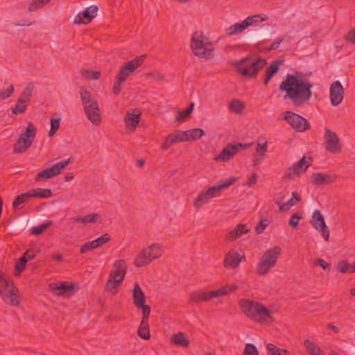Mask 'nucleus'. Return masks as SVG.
<instances>
[{
    "label": "nucleus",
    "mask_w": 355,
    "mask_h": 355,
    "mask_svg": "<svg viewBox=\"0 0 355 355\" xmlns=\"http://www.w3.org/2000/svg\"><path fill=\"white\" fill-rule=\"evenodd\" d=\"M312 84L302 79L301 73L296 71L294 74H288L281 83L279 90L286 92L288 98L295 107L306 104L312 96Z\"/></svg>",
    "instance_id": "nucleus-1"
},
{
    "label": "nucleus",
    "mask_w": 355,
    "mask_h": 355,
    "mask_svg": "<svg viewBox=\"0 0 355 355\" xmlns=\"http://www.w3.org/2000/svg\"><path fill=\"white\" fill-rule=\"evenodd\" d=\"M238 304L241 311L252 321L261 324H272L275 321L272 312L261 302L243 298Z\"/></svg>",
    "instance_id": "nucleus-2"
},
{
    "label": "nucleus",
    "mask_w": 355,
    "mask_h": 355,
    "mask_svg": "<svg viewBox=\"0 0 355 355\" xmlns=\"http://www.w3.org/2000/svg\"><path fill=\"white\" fill-rule=\"evenodd\" d=\"M236 71L245 78H256L259 72L267 64V61L253 54L248 55L240 60L232 62Z\"/></svg>",
    "instance_id": "nucleus-3"
},
{
    "label": "nucleus",
    "mask_w": 355,
    "mask_h": 355,
    "mask_svg": "<svg viewBox=\"0 0 355 355\" xmlns=\"http://www.w3.org/2000/svg\"><path fill=\"white\" fill-rule=\"evenodd\" d=\"M236 181V178L232 177L201 191L193 202L194 207L196 209H199L203 205L207 204L212 198L220 196L222 190L234 184Z\"/></svg>",
    "instance_id": "nucleus-4"
},
{
    "label": "nucleus",
    "mask_w": 355,
    "mask_h": 355,
    "mask_svg": "<svg viewBox=\"0 0 355 355\" xmlns=\"http://www.w3.org/2000/svg\"><path fill=\"white\" fill-rule=\"evenodd\" d=\"M146 55H142L136 58L125 62L119 70L116 76V81L112 87V92L115 96L120 94L121 92V85L126 80L137 68H139L144 61Z\"/></svg>",
    "instance_id": "nucleus-5"
},
{
    "label": "nucleus",
    "mask_w": 355,
    "mask_h": 355,
    "mask_svg": "<svg viewBox=\"0 0 355 355\" xmlns=\"http://www.w3.org/2000/svg\"><path fill=\"white\" fill-rule=\"evenodd\" d=\"M80 98L87 119L93 125H98L101 121V113L98 103L91 92L82 87Z\"/></svg>",
    "instance_id": "nucleus-6"
},
{
    "label": "nucleus",
    "mask_w": 355,
    "mask_h": 355,
    "mask_svg": "<svg viewBox=\"0 0 355 355\" xmlns=\"http://www.w3.org/2000/svg\"><path fill=\"white\" fill-rule=\"evenodd\" d=\"M281 254L282 248L279 245H275L264 252L257 263L256 273L259 276L266 275L277 264Z\"/></svg>",
    "instance_id": "nucleus-7"
},
{
    "label": "nucleus",
    "mask_w": 355,
    "mask_h": 355,
    "mask_svg": "<svg viewBox=\"0 0 355 355\" xmlns=\"http://www.w3.org/2000/svg\"><path fill=\"white\" fill-rule=\"evenodd\" d=\"M191 48L195 55L203 58H209L214 51L209 38L202 33L198 32H196L192 36Z\"/></svg>",
    "instance_id": "nucleus-8"
},
{
    "label": "nucleus",
    "mask_w": 355,
    "mask_h": 355,
    "mask_svg": "<svg viewBox=\"0 0 355 355\" xmlns=\"http://www.w3.org/2000/svg\"><path fill=\"white\" fill-rule=\"evenodd\" d=\"M0 295L6 304L14 306L20 304L18 290L13 281L3 275H0Z\"/></svg>",
    "instance_id": "nucleus-9"
},
{
    "label": "nucleus",
    "mask_w": 355,
    "mask_h": 355,
    "mask_svg": "<svg viewBox=\"0 0 355 355\" xmlns=\"http://www.w3.org/2000/svg\"><path fill=\"white\" fill-rule=\"evenodd\" d=\"M37 129L34 124L28 122L25 132L20 135L13 145L14 153H21L29 148L35 137Z\"/></svg>",
    "instance_id": "nucleus-10"
},
{
    "label": "nucleus",
    "mask_w": 355,
    "mask_h": 355,
    "mask_svg": "<svg viewBox=\"0 0 355 355\" xmlns=\"http://www.w3.org/2000/svg\"><path fill=\"white\" fill-rule=\"evenodd\" d=\"M283 119L297 132H303L311 129L309 121L295 112L291 111L284 112Z\"/></svg>",
    "instance_id": "nucleus-11"
},
{
    "label": "nucleus",
    "mask_w": 355,
    "mask_h": 355,
    "mask_svg": "<svg viewBox=\"0 0 355 355\" xmlns=\"http://www.w3.org/2000/svg\"><path fill=\"white\" fill-rule=\"evenodd\" d=\"M252 146V143L242 144L237 143L236 144H228L220 152L218 155L215 156L214 159L216 162H226L232 159L234 155L241 150L250 148Z\"/></svg>",
    "instance_id": "nucleus-12"
},
{
    "label": "nucleus",
    "mask_w": 355,
    "mask_h": 355,
    "mask_svg": "<svg viewBox=\"0 0 355 355\" xmlns=\"http://www.w3.org/2000/svg\"><path fill=\"white\" fill-rule=\"evenodd\" d=\"M267 18H262L259 15H254L248 16L245 20L241 23H236L225 31L227 35L232 36L240 33L248 28L250 26L257 24V22H261L266 20Z\"/></svg>",
    "instance_id": "nucleus-13"
},
{
    "label": "nucleus",
    "mask_w": 355,
    "mask_h": 355,
    "mask_svg": "<svg viewBox=\"0 0 355 355\" xmlns=\"http://www.w3.org/2000/svg\"><path fill=\"white\" fill-rule=\"evenodd\" d=\"M70 162L71 158H69L67 160L61 161L49 168H45L37 174L35 178V180L36 182H40L43 180L53 178V177L59 175L61 171L64 169L70 163Z\"/></svg>",
    "instance_id": "nucleus-14"
},
{
    "label": "nucleus",
    "mask_w": 355,
    "mask_h": 355,
    "mask_svg": "<svg viewBox=\"0 0 355 355\" xmlns=\"http://www.w3.org/2000/svg\"><path fill=\"white\" fill-rule=\"evenodd\" d=\"M310 223L317 231L320 232L321 236L326 241H329L330 232L325 223L324 217L320 210L316 209L313 211Z\"/></svg>",
    "instance_id": "nucleus-15"
},
{
    "label": "nucleus",
    "mask_w": 355,
    "mask_h": 355,
    "mask_svg": "<svg viewBox=\"0 0 355 355\" xmlns=\"http://www.w3.org/2000/svg\"><path fill=\"white\" fill-rule=\"evenodd\" d=\"M324 140L325 148L327 151L334 154L341 152V144L338 135L328 128H325Z\"/></svg>",
    "instance_id": "nucleus-16"
},
{
    "label": "nucleus",
    "mask_w": 355,
    "mask_h": 355,
    "mask_svg": "<svg viewBox=\"0 0 355 355\" xmlns=\"http://www.w3.org/2000/svg\"><path fill=\"white\" fill-rule=\"evenodd\" d=\"M306 157H303L291 167L286 169L282 178L283 180H291L295 175L304 173L311 165V164H306Z\"/></svg>",
    "instance_id": "nucleus-17"
},
{
    "label": "nucleus",
    "mask_w": 355,
    "mask_h": 355,
    "mask_svg": "<svg viewBox=\"0 0 355 355\" xmlns=\"http://www.w3.org/2000/svg\"><path fill=\"white\" fill-rule=\"evenodd\" d=\"M98 8L96 5H92L83 12L78 13L74 19L73 23L76 24H87L97 15Z\"/></svg>",
    "instance_id": "nucleus-18"
},
{
    "label": "nucleus",
    "mask_w": 355,
    "mask_h": 355,
    "mask_svg": "<svg viewBox=\"0 0 355 355\" xmlns=\"http://www.w3.org/2000/svg\"><path fill=\"white\" fill-rule=\"evenodd\" d=\"M53 293L58 296L69 297L75 293L74 285L63 282L58 284H51L49 286Z\"/></svg>",
    "instance_id": "nucleus-19"
},
{
    "label": "nucleus",
    "mask_w": 355,
    "mask_h": 355,
    "mask_svg": "<svg viewBox=\"0 0 355 355\" xmlns=\"http://www.w3.org/2000/svg\"><path fill=\"white\" fill-rule=\"evenodd\" d=\"M344 88L340 81L334 82L330 86V100L334 106L338 105L344 98Z\"/></svg>",
    "instance_id": "nucleus-20"
},
{
    "label": "nucleus",
    "mask_w": 355,
    "mask_h": 355,
    "mask_svg": "<svg viewBox=\"0 0 355 355\" xmlns=\"http://www.w3.org/2000/svg\"><path fill=\"white\" fill-rule=\"evenodd\" d=\"M220 293H217L216 291H211L208 292L204 291H194L189 294V301L191 303H200L203 302H207L212 298L218 297Z\"/></svg>",
    "instance_id": "nucleus-21"
},
{
    "label": "nucleus",
    "mask_w": 355,
    "mask_h": 355,
    "mask_svg": "<svg viewBox=\"0 0 355 355\" xmlns=\"http://www.w3.org/2000/svg\"><path fill=\"white\" fill-rule=\"evenodd\" d=\"M337 175L322 173H313L311 178V183L315 186H323L334 183Z\"/></svg>",
    "instance_id": "nucleus-22"
},
{
    "label": "nucleus",
    "mask_w": 355,
    "mask_h": 355,
    "mask_svg": "<svg viewBox=\"0 0 355 355\" xmlns=\"http://www.w3.org/2000/svg\"><path fill=\"white\" fill-rule=\"evenodd\" d=\"M245 257H241L240 254L234 250L230 251L225 256L223 260V266L226 268H237Z\"/></svg>",
    "instance_id": "nucleus-23"
},
{
    "label": "nucleus",
    "mask_w": 355,
    "mask_h": 355,
    "mask_svg": "<svg viewBox=\"0 0 355 355\" xmlns=\"http://www.w3.org/2000/svg\"><path fill=\"white\" fill-rule=\"evenodd\" d=\"M127 271L125 261L123 259L116 261L113 266V269L110 274V279H121L123 282Z\"/></svg>",
    "instance_id": "nucleus-24"
},
{
    "label": "nucleus",
    "mask_w": 355,
    "mask_h": 355,
    "mask_svg": "<svg viewBox=\"0 0 355 355\" xmlns=\"http://www.w3.org/2000/svg\"><path fill=\"white\" fill-rule=\"evenodd\" d=\"M141 117V112L135 110L133 111H128L124 118V122L127 128H132L135 129L139 125Z\"/></svg>",
    "instance_id": "nucleus-25"
},
{
    "label": "nucleus",
    "mask_w": 355,
    "mask_h": 355,
    "mask_svg": "<svg viewBox=\"0 0 355 355\" xmlns=\"http://www.w3.org/2000/svg\"><path fill=\"white\" fill-rule=\"evenodd\" d=\"M282 62L283 60H275L266 68L263 79L264 85H267L271 78L279 71V65L282 64Z\"/></svg>",
    "instance_id": "nucleus-26"
},
{
    "label": "nucleus",
    "mask_w": 355,
    "mask_h": 355,
    "mask_svg": "<svg viewBox=\"0 0 355 355\" xmlns=\"http://www.w3.org/2000/svg\"><path fill=\"white\" fill-rule=\"evenodd\" d=\"M250 231V228L246 224H239L234 230L230 231L226 236L225 239L233 241L243 234H247Z\"/></svg>",
    "instance_id": "nucleus-27"
},
{
    "label": "nucleus",
    "mask_w": 355,
    "mask_h": 355,
    "mask_svg": "<svg viewBox=\"0 0 355 355\" xmlns=\"http://www.w3.org/2000/svg\"><path fill=\"white\" fill-rule=\"evenodd\" d=\"M132 301L136 307L146 302V295L137 282L134 284Z\"/></svg>",
    "instance_id": "nucleus-28"
},
{
    "label": "nucleus",
    "mask_w": 355,
    "mask_h": 355,
    "mask_svg": "<svg viewBox=\"0 0 355 355\" xmlns=\"http://www.w3.org/2000/svg\"><path fill=\"white\" fill-rule=\"evenodd\" d=\"M195 104L191 102L189 106L184 110L178 111L175 117V121L182 123L190 119V116L193 111Z\"/></svg>",
    "instance_id": "nucleus-29"
},
{
    "label": "nucleus",
    "mask_w": 355,
    "mask_h": 355,
    "mask_svg": "<svg viewBox=\"0 0 355 355\" xmlns=\"http://www.w3.org/2000/svg\"><path fill=\"white\" fill-rule=\"evenodd\" d=\"M151 261L147 255V251L144 250L140 252L134 260V265L135 267H144L150 263Z\"/></svg>",
    "instance_id": "nucleus-30"
},
{
    "label": "nucleus",
    "mask_w": 355,
    "mask_h": 355,
    "mask_svg": "<svg viewBox=\"0 0 355 355\" xmlns=\"http://www.w3.org/2000/svg\"><path fill=\"white\" fill-rule=\"evenodd\" d=\"M144 250L147 251V255L151 261L160 257L162 254V248L158 243H153Z\"/></svg>",
    "instance_id": "nucleus-31"
},
{
    "label": "nucleus",
    "mask_w": 355,
    "mask_h": 355,
    "mask_svg": "<svg viewBox=\"0 0 355 355\" xmlns=\"http://www.w3.org/2000/svg\"><path fill=\"white\" fill-rule=\"evenodd\" d=\"M304 346L309 355H323V350L311 340L306 339L304 341Z\"/></svg>",
    "instance_id": "nucleus-32"
},
{
    "label": "nucleus",
    "mask_w": 355,
    "mask_h": 355,
    "mask_svg": "<svg viewBox=\"0 0 355 355\" xmlns=\"http://www.w3.org/2000/svg\"><path fill=\"white\" fill-rule=\"evenodd\" d=\"M101 219V216L99 214H87L85 216H76L72 218L73 221L76 223H96Z\"/></svg>",
    "instance_id": "nucleus-33"
},
{
    "label": "nucleus",
    "mask_w": 355,
    "mask_h": 355,
    "mask_svg": "<svg viewBox=\"0 0 355 355\" xmlns=\"http://www.w3.org/2000/svg\"><path fill=\"white\" fill-rule=\"evenodd\" d=\"M171 340L174 345L183 347H187L190 344V342L187 338L186 335L182 332L172 336Z\"/></svg>",
    "instance_id": "nucleus-34"
},
{
    "label": "nucleus",
    "mask_w": 355,
    "mask_h": 355,
    "mask_svg": "<svg viewBox=\"0 0 355 355\" xmlns=\"http://www.w3.org/2000/svg\"><path fill=\"white\" fill-rule=\"evenodd\" d=\"M138 336L144 340L150 338L148 321L141 320L137 331Z\"/></svg>",
    "instance_id": "nucleus-35"
},
{
    "label": "nucleus",
    "mask_w": 355,
    "mask_h": 355,
    "mask_svg": "<svg viewBox=\"0 0 355 355\" xmlns=\"http://www.w3.org/2000/svg\"><path fill=\"white\" fill-rule=\"evenodd\" d=\"M205 131L201 128H194L184 131V135L188 138L187 141L196 140L205 135Z\"/></svg>",
    "instance_id": "nucleus-36"
},
{
    "label": "nucleus",
    "mask_w": 355,
    "mask_h": 355,
    "mask_svg": "<svg viewBox=\"0 0 355 355\" xmlns=\"http://www.w3.org/2000/svg\"><path fill=\"white\" fill-rule=\"evenodd\" d=\"M32 197L39 198H49L53 196V193L49 189L37 188L31 190Z\"/></svg>",
    "instance_id": "nucleus-37"
},
{
    "label": "nucleus",
    "mask_w": 355,
    "mask_h": 355,
    "mask_svg": "<svg viewBox=\"0 0 355 355\" xmlns=\"http://www.w3.org/2000/svg\"><path fill=\"white\" fill-rule=\"evenodd\" d=\"M31 198H33L31 190L26 193L17 196L12 202V207L14 209L17 208L21 205L27 202Z\"/></svg>",
    "instance_id": "nucleus-38"
},
{
    "label": "nucleus",
    "mask_w": 355,
    "mask_h": 355,
    "mask_svg": "<svg viewBox=\"0 0 355 355\" xmlns=\"http://www.w3.org/2000/svg\"><path fill=\"white\" fill-rule=\"evenodd\" d=\"M121 283V279L116 280L109 278L105 284V291L112 295H115Z\"/></svg>",
    "instance_id": "nucleus-39"
},
{
    "label": "nucleus",
    "mask_w": 355,
    "mask_h": 355,
    "mask_svg": "<svg viewBox=\"0 0 355 355\" xmlns=\"http://www.w3.org/2000/svg\"><path fill=\"white\" fill-rule=\"evenodd\" d=\"M245 108V104L240 100H232L229 103V110L232 112L240 114Z\"/></svg>",
    "instance_id": "nucleus-40"
},
{
    "label": "nucleus",
    "mask_w": 355,
    "mask_h": 355,
    "mask_svg": "<svg viewBox=\"0 0 355 355\" xmlns=\"http://www.w3.org/2000/svg\"><path fill=\"white\" fill-rule=\"evenodd\" d=\"M27 103L28 102L22 100V98H19L15 107H12V113L17 115L25 112L28 107Z\"/></svg>",
    "instance_id": "nucleus-41"
},
{
    "label": "nucleus",
    "mask_w": 355,
    "mask_h": 355,
    "mask_svg": "<svg viewBox=\"0 0 355 355\" xmlns=\"http://www.w3.org/2000/svg\"><path fill=\"white\" fill-rule=\"evenodd\" d=\"M268 355H289L286 349H283L277 347L272 343L267 345Z\"/></svg>",
    "instance_id": "nucleus-42"
},
{
    "label": "nucleus",
    "mask_w": 355,
    "mask_h": 355,
    "mask_svg": "<svg viewBox=\"0 0 355 355\" xmlns=\"http://www.w3.org/2000/svg\"><path fill=\"white\" fill-rule=\"evenodd\" d=\"M51 220H46L44 223L38 226L33 227L31 229V233L33 235H40L42 234L48 227L52 225Z\"/></svg>",
    "instance_id": "nucleus-43"
},
{
    "label": "nucleus",
    "mask_w": 355,
    "mask_h": 355,
    "mask_svg": "<svg viewBox=\"0 0 355 355\" xmlns=\"http://www.w3.org/2000/svg\"><path fill=\"white\" fill-rule=\"evenodd\" d=\"M33 88V83H28L26 87L24 88V91L22 92L21 96H19V98H22V100L28 103L31 100Z\"/></svg>",
    "instance_id": "nucleus-44"
},
{
    "label": "nucleus",
    "mask_w": 355,
    "mask_h": 355,
    "mask_svg": "<svg viewBox=\"0 0 355 355\" xmlns=\"http://www.w3.org/2000/svg\"><path fill=\"white\" fill-rule=\"evenodd\" d=\"M33 88V83H28L26 87L24 88V91L22 92L21 96H19V98H22V100L28 103L31 100Z\"/></svg>",
    "instance_id": "nucleus-45"
},
{
    "label": "nucleus",
    "mask_w": 355,
    "mask_h": 355,
    "mask_svg": "<svg viewBox=\"0 0 355 355\" xmlns=\"http://www.w3.org/2000/svg\"><path fill=\"white\" fill-rule=\"evenodd\" d=\"M80 74L83 78H85L88 80H98L101 77V72L98 71L83 69L81 70Z\"/></svg>",
    "instance_id": "nucleus-46"
},
{
    "label": "nucleus",
    "mask_w": 355,
    "mask_h": 355,
    "mask_svg": "<svg viewBox=\"0 0 355 355\" xmlns=\"http://www.w3.org/2000/svg\"><path fill=\"white\" fill-rule=\"evenodd\" d=\"M351 263L346 260H342L338 262L336 270L343 274L350 273Z\"/></svg>",
    "instance_id": "nucleus-47"
},
{
    "label": "nucleus",
    "mask_w": 355,
    "mask_h": 355,
    "mask_svg": "<svg viewBox=\"0 0 355 355\" xmlns=\"http://www.w3.org/2000/svg\"><path fill=\"white\" fill-rule=\"evenodd\" d=\"M238 286L236 284L232 285H226L218 290H216V291L218 293H220L219 297L227 295L229 293H233L236 290L238 289Z\"/></svg>",
    "instance_id": "nucleus-48"
},
{
    "label": "nucleus",
    "mask_w": 355,
    "mask_h": 355,
    "mask_svg": "<svg viewBox=\"0 0 355 355\" xmlns=\"http://www.w3.org/2000/svg\"><path fill=\"white\" fill-rule=\"evenodd\" d=\"M60 118L51 119V129L49 132V137L53 136L60 128Z\"/></svg>",
    "instance_id": "nucleus-49"
},
{
    "label": "nucleus",
    "mask_w": 355,
    "mask_h": 355,
    "mask_svg": "<svg viewBox=\"0 0 355 355\" xmlns=\"http://www.w3.org/2000/svg\"><path fill=\"white\" fill-rule=\"evenodd\" d=\"M270 224V220L268 218H261L259 223L255 227L257 234H261L264 232L266 227Z\"/></svg>",
    "instance_id": "nucleus-50"
},
{
    "label": "nucleus",
    "mask_w": 355,
    "mask_h": 355,
    "mask_svg": "<svg viewBox=\"0 0 355 355\" xmlns=\"http://www.w3.org/2000/svg\"><path fill=\"white\" fill-rule=\"evenodd\" d=\"M173 139L174 144L187 141L188 138L184 135V131L178 130L176 134L169 135Z\"/></svg>",
    "instance_id": "nucleus-51"
},
{
    "label": "nucleus",
    "mask_w": 355,
    "mask_h": 355,
    "mask_svg": "<svg viewBox=\"0 0 355 355\" xmlns=\"http://www.w3.org/2000/svg\"><path fill=\"white\" fill-rule=\"evenodd\" d=\"M243 355H259L257 347L252 343L245 345Z\"/></svg>",
    "instance_id": "nucleus-52"
},
{
    "label": "nucleus",
    "mask_w": 355,
    "mask_h": 355,
    "mask_svg": "<svg viewBox=\"0 0 355 355\" xmlns=\"http://www.w3.org/2000/svg\"><path fill=\"white\" fill-rule=\"evenodd\" d=\"M137 308L142 311L141 320L148 321L151 310L150 306L149 305L143 304L141 305H139V306H137Z\"/></svg>",
    "instance_id": "nucleus-53"
},
{
    "label": "nucleus",
    "mask_w": 355,
    "mask_h": 355,
    "mask_svg": "<svg viewBox=\"0 0 355 355\" xmlns=\"http://www.w3.org/2000/svg\"><path fill=\"white\" fill-rule=\"evenodd\" d=\"M110 240V236L109 234L105 233L103 235H101L98 239L94 240V244L96 247V248L101 247L103 244L107 243Z\"/></svg>",
    "instance_id": "nucleus-54"
},
{
    "label": "nucleus",
    "mask_w": 355,
    "mask_h": 355,
    "mask_svg": "<svg viewBox=\"0 0 355 355\" xmlns=\"http://www.w3.org/2000/svg\"><path fill=\"white\" fill-rule=\"evenodd\" d=\"M267 152V141H265L263 143L261 144L258 142L256 147V153L260 157H264L266 153Z\"/></svg>",
    "instance_id": "nucleus-55"
},
{
    "label": "nucleus",
    "mask_w": 355,
    "mask_h": 355,
    "mask_svg": "<svg viewBox=\"0 0 355 355\" xmlns=\"http://www.w3.org/2000/svg\"><path fill=\"white\" fill-rule=\"evenodd\" d=\"M302 218V217L298 214V213H294L292 214L288 224L290 226H291L293 228H297L300 220Z\"/></svg>",
    "instance_id": "nucleus-56"
},
{
    "label": "nucleus",
    "mask_w": 355,
    "mask_h": 355,
    "mask_svg": "<svg viewBox=\"0 0 355 355\" xmlns=\"http://www.w3.org/2000/svg\"><path fill=\"white\" fill-rule=\"evenodd\" d=\"M292 196L293 198L289 199L286 202L287 209H288L291 207L294 206L297 202H300L301 200V197L297 192H293Z\"/></svg>",
    "instance_id": "nucleus-57"
},
{
    "label": "nucleus",
    "mask_w": 355,
    "mask_h": 355,
    "mask_svg": "<svg viewBox=\"0 0 355 355\" xmlns=\"http://www.w3.org/2000/svg\"><path fill=\"white\" fill-rule=\"evenodd\" d=\"M14 92V87L9 86L6 89L0 92V100H5L9 98Z\"/></svg>",
    "instance_id": "nucleus-58"
},
{
    "label": "nucleus",
    "mask_w": 355,
    "mask_h": 355,
    "mask_svg": "<svg viewBox=\"0 0 355 355\" xmlns=\"http://www.w3.org/2000/svg\"><path fill=\"white\" fill-rule=\"evenodd\" d=\"M96 245L94 244V241H89V242H87V243H85L84 245H83L80 247V254H85L87 252H88L89 250H92L93 249H96Z\"/></svg>",
    "instance_id": "nucleus-59"
},
{
    "label": "nucleus",
    "mask_w": 355,
    "mask_h": 355,
    "mask_svg": "<svg viewBox=\"0 0 355 355\" xmlns=\"http://www.w3.org/2000/svg\"><path fill=\"white\" fill-rule=\"evenodd\" d=\"M49 1H33L28 7V11L33 12L37 10V9L42 8Z\"/></svg>",
    "instance_id": "nucleus-60"
},
{
    "label": "nucleus",
    "mask_w": 355,
    "mask_h": 355,
    "mask_svg": "<svg viewBox=\"0 0 355 355\" xmlns=\"http://www.w3.org/2000/svg\"><path fill=\"white\" fill-rule=\"evenodd\" d=\"M27 262L28 261L26 260L25 257H23L21 256L15 264L16 271H17L19 272H21L24 270Z\"/></svg>",
    "instance_id": "nucleus-61"
},
{
    "label": "nucleus",
    "mask_w": 355,
    "mask_h": 355,
    "mask_svg": "<svg viewBox=\"0 0 355 355\" xmlns=\"http://www.w3.org/2000/svg\"><path fill=\"white\" fill-rule=\"evenodd\" d=\"M344 39L353 44H355V27L350 30L346 35L344 36Z\"/></svg>",
    "instance_id": "nucleus-62"
},
{
    "label": "nucleus",
    "mask_w": 355,
    "mask_h": 355,
    "mask_svg": "<svg viewBox=\"0 0 355 355\" xmlns=\"http://www.w3.org/2000/svg\"><path fill=\"white\" fill-rule=\"evenodd\" d=\"M36 255L37 253L35 251V250L33 248H30L24 253L22 257H25L26 260L28 261L33 259L36 257Z\"/></svg>",
    "instance_id": "nucleus-63"
},
{
    "label": "nucleus",
    "mask_w": 355,
    "mask_h": 355,
    "mask_svg": "<svg viewBox=\"0 0 355 355\" xmlns=\"http://www.w3.org/2000/svg\"><path fill=\"white\" fill-rule=\"evenodd\" d=\"M173 144H175L173 143V139L171 137V136L168 135L166 137L164 142L162 144L161 149L163 150H166Z\"/></svg>",
    "instance_id": "nucleus-64"
}]
</instances>
